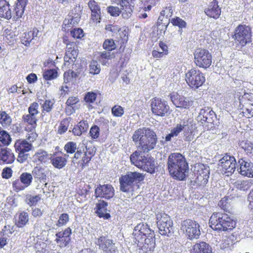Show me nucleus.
Instances as JSON below:
<instances>
[{
	"label": "nucleus",
	"mask_w": 253,
	"mask_h": 253,
	"mask_svg": "<svg viewBox=\"0 0 253 253\" xmlns=\"http://www.w3.org/2000/svg\"><path fill=\"white\" fill-rule=\"evenodd\" d=\"M192 253H213L211 246L205 242L195 244L192 247Z\"/></svg>",
	"instance_id": "5701e85b"
},
{
	"label": "nucleus",
	"mask_w": 253,
	"mask_h": 253,
	"mask_svg": "<svg viewBox=\"0 0 253 253\" xmlns=\"http://www.w3.org/2000/svg\"><path fill=\"white\" fill-rule=\"evenodd\" d=\"M96 94L94 92H89L85 95L84 99L87 103H93L96 98Z\"/></svg>",
	"instance_id": "0e129e2a"
},
{
	"label": "nucleus",
	"mask_w": 253,
	"mask_h": 253,
	"mask_svg": "<svg viewBox=\"0 0 253 253\" xmlns=\"http://www.w3.org/2000/svg\"><path fill=\"white\" fill-rule=\"evenodd\" d=\"M115 57L114 54L111 53L110 51H104L100 52V54L98 57L99 60L101 62L103 65H106L107 62L105 61L106 59H111Z\"/></svg>",
	"instance_id": "ea45409f"
},
{
	"label": "nucleus",
	"mask_w": 253,
	"mask_h": 253,
	"mask_svg": "<svg viewBox=\"0 0 253 253\" xmlns=\"http://www.w3.org/2000/svg\"><path fill=\"white\" fill-rule=\"evenodd\" d=\"M252 32L250 27L240 25L235 30V40L242 46L251 42Z\"/></svg>",
	"instance_id": "6e6552de"
},
{
	"label": "nucleus",
	"mask_w": 253,
	"mask_h": 253,
	"mask_svg": "<svg viewBox=\"0 0 253 253\" xmlns=\"http://www.w3.org/2000/svg\"><path fill=\"white\" fill-rule=\"evenodd\" d=\"M76 58V57H73V55L71 54V52H70V51L66 52L65 55L64 57V61L65 62V64L68 65L69 64L75 62Z\"/></svg>",
	"instance_id": "680f3d73"
},
{
	"label": "nucleus",
	"mask_w": 253,
	"mask_h": 253,
	"mask_svg": "<svg viewBox=\"0 0 253 253\" xmlns=\"http://www.w3.org/2000/svg\"><path fill=\"white\" fill-rule=\"evenodd\" d=\"M34 158L36 161L43 163H45L50 159L47 152L42 149L38 150L36 152L34 155Z\"/></svg>",
	"instance_id": "7c9ffc66"
},
{
	"label": "nucleus",
	"mask_w": 253,
	"mask_h": 253,
	"mask_svg": "<svg viewBox=\"0 0 253 253\" xmlns=\"http://www.w3.org/2000/svg\"><path fill=\"white\" fill-rule=\"evenodd\" d=\"M84 147L85 141H83L82 143L79 144L78 147V149L77 150V152L74 155L73 161H74L75 159L77 160L81 157L84 151Z\"/></svg>",
	"instance_id": "603ef678"
},
{
	"label": "nucleus",
	"mask_w": 253,
	"mask_h": 253,
	"mask_svg": "<svg viewBox=\"0 0 253 253\" xmlns=\"http://www.w3.org/2000/svg\"><path fill=\"white\" fill-rule=\"evenodd\" d=\"M47 173V171L41 167H36L32 171V175L35 182L44 183V187H46L47 185L46 182Z\"/></svg>",
	"instance_id": "f3484780"
},
{
	"label": "nucleus",
	"mask_w": 253,
	"mask_h": 253,
	"mask_svg": "<svg viewBox=\"0 0 253 253\" xmlns=\"http://www.w3.org/2000/svg\"><path fill=\"white\" fill-rule=\"evenodd\" d=\"M197 179L198 180H200L202 178L201 182L203 184H206L208 181V178L209 177L210 169L209 168L205 165H201L200 167V169L198 170Z\"/></svg>",
	"instance_id": "bb28decb"
},
{
	"label": "nucleus",
	"mask_w": 253,
	"mask_h": 253,
	"mask_svg": "<svg viewBox=\"0 0 253 253\" xmlns=\"http://www.w3.org/2000/svg\"><path fill=\"white\" fill-rule=\"evenodd\" d=\"M242 147L244 149L247 154H251L253 151V144L251 142H243Z\"/></svg>",
	"instance_id": "338daca9"
},
{
	"label": "nucleus",
	"mask_w": 253,
	"mask_h": 253,
	"mask_svg": "<svg viewBox=\"0 0 253 253\" xmlns=\"http://www.w3.org/2000/svg\"><path fill=\"white\" fill-rule=\"evenodd\" d=\"M185 80L190 87L196 89L205 83V78L199 70L192 69L186 74Z\"/></svg>",
	"instance_id": "0eeeda50"
},
{
	"label": "nucleus",
	"mask_w": 253,
	"mask_h": 253,
	"mask_svg": "<svg viewBox=\"0 0 253 253\" xmlns=\"http://www.w3.org/2000/svg\"><path fill=\"white\" fill-rule=\"evenodd\" d=\"M171 23L174 26H177L179 29H182L186 27V23L185 21L178 17L171 19Z\"/></svg>",
	"instance_id": "a18cd8bd"
},
{
	"label": "nucleus",
	"mask_w": 253,
	"mask_h": 253,
	"mask_svg": "<svg viewBox=\"0 0 253 253\" xmlns=\"http://www.w3.org/2000/svg\"><path fill=\"white\" fill-rule=\"evenodd\" d=\"M82 11V7L80 5H76L71 10L68 15L81 19Z\"/></svg>",
	"instance_id": "864d4df0"
},
{
	"label": "nucleus",
	"mask_w": 253,
	"mask_h": 253,
	"mask_svg": "<svg viewBox=\"0 0 253 253\" xmlns=\"http://www.w3.org/2000/svg\"><path fill=\"white\" fill-rule=\"evenodd\" d=\"M69 217L68 214L65 213H62L60 215L56 225L58 227L64 225L69 221Z\"/></svg>",
	"instance_id": "5fc2aeb1"
},
{
	"label": "nucleus",
	"mask_w": 253,
	"mask_h": 253,
	"mask_svg": "<svg viewBox=\"0 0 253 253\" xmlns=\"http://www.w3.org/2000/svg\"><path fill=\"white\" fill-rule=\"evenodd\" d=\"M103 48L109 51H111L116 48L114 41L112 39L106 40L103 44Z\"/></svg>",
	"instance_id": "8fccbe9b"
},
{
	"label": "nucleus",
	"mask_w": 253,
	"mask_h": 253,
	"mask_svg": "<svg viewBox=\"0 0 253 253\" xmlns=\"http://www.w3.org/2000/svg\"><path fill=\"white\" fill-rule=\"evenodd\" d=\"M144 239L145 248L152 251L155 247V238L154 233L146 237Z\"/></svg>",
	"instance_id": "c9c22d12"
},
{
	"label": "nucleus",
	"mask_w": 253,
	"mask_h": 253,
	"mask_svg": "<svg viewBox=\"0 0 253 253\" xmlns=\"http://www.w3.org/2000/svg\"><path fill=\"white\" fill-rule=\"evenodd\" d=\"M99 127L97 126H94L91 127L89 134L92 138L96 139L99 137Z\"/></svg>",
	"instance_id": "052dcab7"
},
{
	"label": "nucleus",
	"mask_w": 253,
	"mask_h": 253,
	"mask_svg": "<svg viewBox=\"0 0 253 253\" xmlns=\"http://www.w3.org/2000/svg\"><path fill=\"white\" fill-rule=\"evenodd\" d=\"M11 117L6 113L5 111L0 112V124L4 127L9 126L11 123Z\"/></svg>",
	"instance_id": "4c0bfd02"
},
{
	"label": "nucleus",
	"mask_w": 253,
	"mask_h": 253,
	"mask_svg": "<svg viewBox=\"0 0 253 253\" xmlns=\"http://www.w3.org/2000/svg\"><path fill=\"white\" fill-rule=\"evenodd\" d=\"M151 106L152 113L161 117L166 116L169 109V106L165 101L156 98L152 100Z\"/></svg>",
	"instance_id": "9d476101"
},
{
	"label": "nucleus",
	"mask_w": 253,
	"mask_h": 253,
	"mask_svg": "<svg viewBox=\"0 0 253 253\" xmlns=\"http://www.w3.org/2000/svg\"><path fill=\"white\" fill-rule=\"evenodd\" d=\"M239 172L242 175L253 177V164L246 158H239L238 162Z\"/></svg>",
	"instance_id": "4468645a"
},
{
	"label": "nucleus",
	"mask_w": 253,
	"mask_h": 253,
	"mask_svg": "<svg viewBox=\"0 0 253 253\" xmlns=\"http://www.w3.org/2000/svg\"><path fill=\"white\" fill-rule=\"evenodd\" d=\"M127 174L130 179L132 186L134 183H139L143 181L144 178V175L142 173L137 171H129L127 172Z\"/></svg>",
	"instance_id": "f704fd0d"
},
{
	"label": "nucleus",
	"mask_w": 253,
	"mask_h": 253,
	"mask_svg": "<svg viewBox=\"0 0 253 253\" xmlns=\"http://www.w3.org/2000/svg\"><path fill=\"white\" fill-rule=\"evenodd\" d=\"M25 8L21 6H19L15 4V7L14 8V13L15 14V17L17 19L20 18L22 17L24 13ZM15 17V15H14Z\"/></svg>",
	"instance_id": "69168bd1"
},
{
	"label": "nucleus",
	"mask_w": 253,
	"mask_h": 253,
	"mask_svg": "<svg viewBox=\"0 0 253 253\" xmlns=\"http://www.w3.org/2000/svg\"><path fill=\"white\" fill-rule=\"evenodd\" d=\"M23 119L25 122L31 125L34 127L36 126L37 119L36 116H32L31 114H29L28 115H24L23 116Z\"/></svg>",
	"instance_id": "09e8293b"
},
{
	"label": "nucleus",
	"mask_w": 253,
	"mask_h": 253,
	"mask_svg": "<svg viewBox=\"0 0 253 253\" xmlns=\"http://www.w3.org/2000/svg\"><path fill=\"white\" fill-rule=\"evenodd\" d=\"M154 233L148 225L144 223H140L138 224L134 228L132 235L136 242H140V240H143L144 238Z\"/></svg>",
	"instance_id": "9b49d317"
},
{
	"label": "nucleus",
	"mask_w": 253,
	"mask_h": 253,
	"mask_svg": "<svg viewBox=\"0 0 253 253\" xmlns=\"http://www.w3.org/2000/svg\"><path fill=\"white\" fill-rule=\"evenodd\" d=\"M29 221V215L27 212L23 211L19 215L18 220L16 225L19 228L24 226Z\"/></svg>",
	"instance_id": "58836bf2"
},
{
	"label": "nucleus",
	"mask_w": 253,
	"mask_h": 253,
	"mask_svg": "<svg viewBox=\"0 0 253 253\" xmlns=\"http://www.w3.org/2000/svg\"><path fill=\"white\" fill-rule=\"evenodd\" d=\"M94 194L96 197L109 199L114 196V189L113 187L110 184H99L95 188Z\"/></svg>",
	"instance_id": "ddd939ff"
},
{
	"label": "nucleus",
	"mask_w": 253,
	"mask_h": 253,
	"mask_svg": "<svg viewBox=\"0 0 253 253\" xmlns=\"http://www.w3.org/2000/svg\"><path fill=\"white\" fill-rule=\"evenodd\" d=\"M200 225L196 221L187 219L181 223V230L190 240L198 239L201 235Z\"/></svg>",
	"instance_id": "39448f33"
},
{
	"label": "nucleus",
	"mask_w": 253,
	"mask_h": 253,
	"mask_svg": "<svg viewBox=\"0 0 253 253\" xmlns=\"http://www.w3.org/2000/svg\"><path fill=\"white\" fill-rule=\"evenodd\" d=\"M0 17L6 19L12 17L9 3L6 0H0Z\"/></svg>",
	"instance_id": "b1692460"
},
{
	"label": "nucleus",
	"mask_w": 253,
	"mask_h": 253,
	"mask_svg": "<svg viewBox=\"0 0 253 253\" xmlns=\"http://www.w3.org/2000/svg\"><path fill=\"white\" fill-rule=\"evenodd\" d=\"M167 165L169 174L173 178L178 180L186 179L189 167L184 156L179 153L170 154L168 159Z\"/></svg>",
	"instance_id": "f257e3e1"
},
{
	"label": "nucleus",
	"mask_w": 253,
	"mask_h": 253,
	"mask_svg": "<svg viewBox=\"0 0 253 253\" xmlns=\"http://www.w3.org/2000/svg\"><path fill=\"white\" fill-rule=\"evenodd\" d=\"M12 186L13 190L16 192L24 190L26 187L23 184L21 180L17 179L13 181Z\"/></svg>",
	"instance_id": "bf43d9fd"
},
{
	"label": "nucleus",
	"mask_w": 253,
	"mask_h": 253,
	"mask_svg": "<svg viewBox=\"0 0 253 253\" xmlns=\"http://www.w3.org/2000/svg\"><path fill=\"white\" fill-rule=\"evenodd\" d=\"M210 227L218 231H229L236 226L235 221L227 214L222 212H214L209 220Z\"/></svg>",
	"instance_id": "7ed1b4c3"
},
{
	"label": "nucleus",
	"mask_w": 253,
	"mask_h": 253,
	"mask_svg": "<svg viewBox=\"0 0 253 253\" xmlns=\"http://www.w3.org/2000/svg\"><path fill=\"white\" fill-rule=\"evenodd\" d=\"M89 73L92 75L98 74L100 72V65L95 61L91 62L89 66Z\"/></svg>",
	"instance_id": "49530a36"
},
{
	"label": "nucleus",
	"mask_w": 253,
	"mask_h": 253,
	"mask_svg": "<svg viewBox=\"0 0 253 253\" xmlns=\"http://www.w3.org/2000/svg\"><path fill=\"white\" fill-rule=\"evenodd\" d=\"M194 62L200 68H208L212 63V55L206 49L199 48L195 50L194 53Z\"/></svg>",
	"instance_id": "423d86ee"
},
{
	"label": "nucleus",
	"mask_w": 253,
	"mask_h": 253,
	"mask_svg": "<svg viewBox=\"0 0 253 253\" xmlns=\"http://www.w3.org/2000/svg\"><path fill=\"white\" fill-rule=\"evenodd\" d=\"M50 162L54 167L61 169L66 166L67 161L65 157L56 156L50 158Z\"/></svg>",
	"instance_id": "c756f323"
},
{
	"label": "nucleus",
	"mask_w": 253,
	"mask_h": 253,
	"mask_svg": "<svg viewBox=\"0 0 253 253\" xmlns=\"http://www.w3.org/2000/svg\"><path fill=\"white\" fill-rule=\"evenodd\" d=\"M123 7H121V10L118 7L110 6L107 7V11L112 16H118L119 14L123 12ZM125 9H124V11Z\"/></svg>",
	"instance_id": "3c124183"
},
{
	"label": "nucleus",
	"mask_w": 253,
	"mask_h": 253,
	"mask_svg": "<svg viewBox=\"0 0 253 253\" xmlns=\"http://www.w3.org/2000/svg\"><path fill=\"white\" fill-rule=\"evenodd\" d=\"M108 203L104 201H99L96 205V212L100 217H103L104 219H109L110 215L106 212Z\"/></svg>",
	"instance_id": "a878e982"
},
{
	"label": "nucleus",
	"mask_w": 253,
	"mask_h": 253,
	"mask_svg": "<svg viewBox=\"0 0 253 253\" xmlns=\"http://www.w3.org/2000/svg\"><path fill=\"white\" fill-rule=\"evenodd\" d=\"M119 182L120 190L124 192H128L133 188L132 184L127 173L120 178Z\"/></svg>",
	"instance_id": "393cba45"
},
{
	"label": "nucleus",
	"mask_w": 253,
	"mask_h": 253,
	"mask_svg": "<svg viewBox=\"0 0 253 253\" xmlns=\"http://www.w3.org/2000/svg\"><path fill=\"white\" fill-rule=\"evenodd\" d=\"M234 185L236 188L246 191L251 187L252 183L249 180H238L234 182Z\"/></svg>",
	"instance_id": "e433bc0d"
},
{
	"label": "nucleus",
	"mask_w": 253,
	"mask_h": 253,
	"mask_svg": "<svg viewBox=\"0 0 253 253\" xmlns=\"http://www.w3.org/2000/svg\"><path fill=\"white\" fill-rule=\"evenodd\" d=\"M157 226L162 235L170 236L173 233V222L169 216L164 213L157 215Z\"/></svg>",
	"instance_id": "20e7f679"
},
{
	"label": "nucleus",
	"mask_w": 253,
	"mask_h": 253,
	"mask_svg": "<svg viewBox=\"0 0 253 253\" xmlns=\"http://www.w3.org/2000/svg\"><path fill=\"white\" fill-rule=\"evenodd\" d=\"M72 36L76 39H80L84 36L83 30L80 28H75L71 31Z\"/></svg>",
	"instance_id": "e2e57ef3"
},
{
	"label": "nucleus",
	"mask_w": 253,
	"mask_h": 253,
	"mask_svg": "<svg viewBox=\"0 0 253 253\" xmlns=\"http://www.w3.org/2000/svg\"><path fill=\"white\" fill-rule=\"evenodd\" d=\"M0 141L3 144L8 145L11 141V138L6 131L1 129L0 131Z\"/></svg>",
	"instance_id": "37998d69"
},
{
	"label": "nucleus",
	"mask_w": 253,
	"mask_h": 253,
	"mask_svg": "<svg viewBox=\"0 0 253 253\" xmlns=\"http://www.w3.org/2000/svg\"><path fill=\"white\" fill-rule=\"evenodd\" d=\"M64 149L67 153L73 154L78 149V147L76 142L70 141L65 144Z\"/></svg>",
	"instance_id": "de8ad7c7"
},
{
	"label": "nucleus",
	"mask_w": 253,
	"mask_h": 253,
	"mask_svg": "<svg viewBox=\"0 0 253 253\" xmlns=\"http://www.w3.org/2000/svg\"><path fill=\"white\" fill-rule=\"evenodd\" d=\"M214 112L212 110H210L209 108L208 109H202L199 113L198 118L202 121L211 123V119L209 118V117L212 116Z\"/></svg>",
	"instance_id": "473e14b6"
},
{
	"label": "nucleus",
	"mask_w": 253,
	"mask_h": 253,
	"mask_svg": "<svg viewBox=\"0 0 253 253\" xmlns=\"http://www.w3.org/2000/svg\"><path fill=\"white\" fill-rule=\"evenodd\" d=\"M15 160L14 154L9 148L0 149V164H12Z\"/></svg>",
	"instance_id": "a211bd4d"
},
{
	"label": "nucleus",
	"mask_w": 253,
	"mask_h": 253,
	"mask_svg": "<svg viewBox=\"0 0 253 253\" xmlns=\"http://www.w3.org/2000/svg\"><path fill=\"white\" fill-rule=\"evenodd\" d=\"M68 122L67 120H63L60 123L58 128V133L62 134L64 133L68 129Z\"/></svg>",
	"instance_id": "774afa93"
},
{
	"label": "nucleus",
	"mask_w": 253,
	"mask_h": 253,
	"mask_svg": "<svg viewBox=\"0 0 253 253\" xmlns=\"http://www.w3.org/2000/svg\"><path fill=\"white\" fill-rule=\"evenodd\" d=\"M240 103H246V101L253 102V94L245 93L243 95L239 97Z\"/></svg>",
	"instance_id": "13d9d810"
},
{
	"label": "nucleus",
	"mask_w": 253,
	"mask_h": 253,
	"mask_svg": "<svg viewBox=\"0 0 253 253\" xmlns=\"http://www.w3.org/2000/svg\"><path fill=\"white\" fill-rule=\"evenodd\" d=\"M132 139L135 142H139L138 148L144 153L153 149L157 141L156 133L152 129L146 127L136 130Z\"/></svg>",
	"instance_id": "f03ea898"
},
{
	"label": "nucleus",
	"mask_w": 253,
	"mask_h": 253,
	"mask_svg": "<svg viewBox=\"0 0 253 253\" xmlns=\"http://www.w3.org/2000/svg\"><path fill=\"white\" fill-rule=\"evenodd\" d=\"M57 72L54 69L48 70L43 73V77L46 80H51L57 77Z\"/></svg>",
	"instance_id": "c03bdc74"
},
{
	"label": "nucleus",
	"mask_w": 253,
	"mask_h": 253,
	"mask_svg": "<svg viewBox=\"0 0 253 253\" xmlns=\"http://www.w3.org/2000/svg\"><path fill=\"white\" fill-rule=\"evenodd\" d=\"M237 162L233 156L226 155L219 161V165L222 167L225 173L229 174L233 173L235 169Z\"/></svg>",
	"instance_id": "f8f14e48"
},
{
	"label": "nucleus",
	"mask_w": 253,
	"mask_h": 253,
	"mask_svg": "<svg viewBox=\"0 0 253 253\" xmlns=\"http://www.w3.org/2000/svg\"><path fill=\"white\" fill-rule=\"evenodd\" d=\"M15 148L17 152H27L32 149V145L25 140H19L15 143Z\"/></svg>",
	"instance_id": "c85d7f7f"
},
{
	"label": "nucleus",
	"mask_w": 253,
	"mask_h": 253,
	"mask_svg": "<svg viewBox=\"0 0 253 253\" xmlns=\"http://www.w3.org/2000/svg\"><path fill=\"white\" fill-rule=\"evenodd\" d=\"M147 157L143 155L140 151H136L130 156V160L132 164L141 169L145 161L147 160Z\"/></svg>",
	"instance_id": "4be33fe9"
},
{
	"label": "nucleus",
	"mask_w": 253,
	"mask_h": 253,
	"mask_svg": "<svg viewBox=\"0 0 253 253\" xmlns=\"http://www.w3.org/2000/svg\"><path fill=\"white\" fill-rule=\"evenodd\" d=\"M20 178L23 184L27 187L31 184L33 176L32 174L24 172L20 175Z\"/></svg>",
	"instance_id": "a19ab883"
},
{
	"label": "nucleus",
	"mask_w": 253,
	"mask_h": 253,
	"mask_svg": "<svg viewBox=\"0 0 253 253\" xmlns=\"http://www.w3.org/2000/svg\"><path fill=\"white\" fill-rule=\"evenodd\" d=\"M88 5L91 11V18L96 23L100 22L101 9L99 5L94 0H91L88 2Z\"/></svg>",
	"instance_id": "6ab92c4d"
},
{
	"label": "nucleus",
	"mask_w": 253,
	"mask_h": 253,
	"mask_svg": "<svg viewBox=\"0 0 253 253\" xmlns=\"http://www.w3.org/2000/svg\"><path fill=\"white\" fill-rule=\"evenodd\" d=\"M155 161L153 159L150 157L147 158V160L143 165L141 169H143L150 173H153L155 172Z\"/></svg>",
	"instance_id": "72a5a7b5"
},
{
	"label": "nucleus",
	"mask_w": 253,
	"mask_h": 253,
	"mask_svg": "<svg viewBox=\"0 0 253 253\" xmlns=\"http://www.w3.org/2000/svg\"><path fill=\"white\" fill-rule=\"evenodd\" d=\"M112 113L115 117H121L124 114V109L119 105H115L112 108Z\"/></svg>",
	"instance_id": "4d7b16f0"
},
{
	"label": "nucleus",
	"mask_w": 253,
	"mask_h": 253,
	"mask_svg": "<svg viewBox=\"0 0 253 253\" xmlns=\"http://www.w3.org/2000/svg\"><path fill=\"white\" fill-rule=\"evenodd\" d=\"M41 105V107L42 108V111L41 113V116L44 118L46 116V113H49L52 110L54 102H53L50 100H46L44 101L43 103H40Z\"/></svg>",
	"instance_id": "2f4dec72"
},
{
	"label": "nucleus",
	"mask_w": 253,
	"mask_h": 253,
	"mask_svg": "<svg viewBox=\"0 0 253 253\" xmlns=\"http://www.w3.org/2000/svg\"><path fill=\"white\" fill-rule=\"evenodd\" d=\"M181 126V132L183 131L182 135L183 139L185 141H191L194 138L195 126L191 123L183 122L177 124Z\"/></svg>",
	"instance_id": "2eb2a0df"
},
{
	"label": "nucleus",
	"mask_w": 253,
	"mask_h": 253,
	"mask_svg": "<svg viewBox=\"0 0 253 253\" xmlns=\"http://www.w3.org/2000/svg\"><path fill=\"white\" fill-rule=\"evenodd\" d=\"M39 107V105L37 102H35L31 104L28 108L29 114L32 116H36L39 113L38 110Z\"/></svg>",
	"instance_id": "6e6d98bb"
},
{
	"label": "nucleus",
	"mask_w": 253,
	"mask_h": 253,
	"mask_svg": "<svg viewBox=\"0 0 253 253\" xmlns=\"http://www.w3.org/2000/svg\"><path fill=\"white\" fill-rule=\"evenodd\" d=\"M80 19L79 18L68 15L67 18H65L63 21L62 28L64 29L65 31H69L74 26L77 25Z\"/></svg>",
	"instance_id": "cd10ccee"
},
{
	"label": "nucleus",
	"mask_w": 253,
	"mask_h": 253,
	"mask_svg": "<svg viewBox=\"0 0 253 253\" xmlns=\"http://www.w3.org/2000/svg\"><path fill=\"white\" fill-rule=\"evenodd\" d=\"M133 0H115V2L120 4L121 7H123V10L125 9L122 12V17L125 19H128L131 15L132 11L131 8V4L133 3Z\"/></svg>",
	"instance_id": "412c9836"
},
{
	"label": "nucleus",
	"mask_w": 253,
	"mask_h": 253,
	"mask_svg": "<svg viewBox=\"0 0 253 253\" xmlns=\"http://www.w3.org/2000/svg\"><path fill=\"white\" fill-rule=\"evenodd\" d=\"M95 243L98 246L99 249L105 253H118L115 243L113 240L108 239L107 236H100L96 239Z\"/></svg>",
	"instance_id": "1a4fd4ad"
},
{
	"label": "nucleus",
	"mask_w": 253,
	"mask_h": 253,
	"mask_svg": "<svg viewBox=\"0 0 253 253\" xmlns=\"http://www.w3.org/2000/svg\"><path fill=\"white\" fill-rule=\"evenodd\" d=\"M181 126H177V124L170 131V132L166 135L165 137L166 141H170L172 137H176L181 132Z\"/></svg>",
	"instance_id": "79ce46f5"
},
{
	"label": "nucleus",
	"mask_w": 253,
	"mask_h": 253,
	"mask_svg": "<svg viewBox=\"0 0 253 253\" xmlns=\"http://www.w3.org/2000/svg\"><path fill=\"white\" fill-rule=\"evenodd\" d=\"M205 12L210 17L217 19L221 13V9L218 5L217 1L214 0L211 2L208 8L205 10Z\"/></svg>",
	"instance_id": "aec40b11"
},
{
	"label": "nucleus",
	"mask_w": 253,
	"mask_h": 253,
	"mask_svg": "<svg viewBox=\"0 0 253 253\" xmlns=\"http://www.w3.org/2000/svg\"><path fill=\"white\" fill-rule=\"evenodd\" d=\"M170 98L173 104L176 107L187 109L192 105L191 101H190L185 97L179 95L177 93L171 94Z\"/></svg>",
	"instance_id": "dca6fc26"
}]
</instances>
